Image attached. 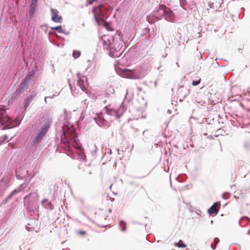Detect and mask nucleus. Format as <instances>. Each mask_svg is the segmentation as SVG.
I'll list each match as a JSON object with an SVG mask.
<instances>
[{"label":"nucleus","mask_w":250,"mask_h":250,"mask_svg":"<svg viewBox=\"0 0 250 250\" xmlns=\"http://www.w3.org/2000/svg\"><path fill=\"white\" fill-rule=\"evenodd\" d=\"M219 205V203L217 202L214 203L213 205L208 210V212L209 213V214H212L214 213H217L218 209H217L216 206Z\"/></svg>","instance_id":"obj_16"},{"label":"nucleus","mask_w":250,"mask_h":250,"mask_svg":"<svg viewBox=\"0 0 250 250\" xmlns=\"http://www.w3.org/2000/svg\"><path fill=\"white\" fill-rule=\"evenodd\" d=\"M166 6L164 5H160L158 8H156L150 15L152 17L155 18L157 20H161L165 13Z\"/></svg>","instance_id":"obj_10"},{"label":"nucleus","mask_w":250,"mask_h":250,"mask_svg":"<svg viewBox=\"0 0 250 250\" xmlns=\"http://www.w3.org/2000/svg\"><path fill=\"white\" fill-rule=\"evenodd\" d=\"M167 113L169 114H170L171 113V111L170 110H167Z\"/></svg>","instance_id":"obj_35"},{"label":"nucleus","mask_w":250,"mask_h":250,"mask_svg":"<svg viewBox=\"0 0 250 250\" xmlns=\"http://www.w3.org/2000/svg\"><path fill=\"white\" fill-rule=\"evenodd\" d=\"M125 224V223H124V222H123V221H121V222H120L119 225H120V226L121 227H122V224Z\"/></svg>","instance_id":"obj_31"},{"label":"nucleus","mask_w":250,"mask_h":250,"mask_svg":"<svg viewBox=\"0 0 250 250\" xmlns=\"http://www.w3.org/2000/svg\"><path fill=\"white\" fill-rule=\"evenodd\" d=\"M31 78L29 77H25L17 87L16 93L17 94H20L25 91L27 88L28 83L30 81Z\"/></svg>","instance_id":"obj_11"},{"label":"nucleus","mask_w":250,"mask_h":250,"mask_svg":"<svg viewBox=\"0 0 250 250\" xmlns=\"http://www.w3.org/2000/svg\"><path fill=\"white\" fill-rule=\"evenodd\" d=\"M50 97H45V98H44V102L46 104L47 103V101H46V99L47 98H49Z\"/></svg>","instance_id":"obj_32"},{"label":"nucleus","mask_w":250,"mask_h":250,"mask_svg":"<svg viewBox=\"0 0 250 250\" xmlns=\"http://www.w3.org/2000/svg\"><path fill=\"white\" fill-rule=\"evenodd\" d=\"M211 248L213 249V250H214L215 249V247H213V246L212 245H211Z\"/></svg>","instance_id":"obj_37"},{"label":"nucleus","mask_w":250,"mask_h":250,"mask_svg":"<svg viewBox=\"0 0 250 250\" xmlns=\"http://www.w3.org/2000/svg\"><path fill=\"white\" fill-rule=\"evenodd\" d=\"M102 5H100L98 6L93 7L92 9L95 20L98 24H99V21H104L105 19V17L102 11Z\"/></svg>","instance_id":"obj_7"},{"label":"nucleus","mask_w":250,"mask_h":250,"mask_svg":"<svg viewBox=\"0 0 250 250\" xmlns=\"http://www.w3.org/2000/svg\"><path fill=\"white\" fill-rule=\"evenodd\" d=\"M4 138H5V140H7V139H8V137H7V135H4Z\"/></svg>","instance_id":"obj_36"},{"label":"nucleus","mask_w":250,"mask_h":250,"mask_svg":"<svg viewBox=\"0 0 250 250\" xmlns=\"http://www.w3.org/2000/svg\"><path fill=\"white\" fill-rule=\"evenodd\" d=\"M80 55L81 53L79 51L74 50L73 52V57L75 59L79 58Z\"/></svg>","instance_id":"obj_21"},{"label":"nucleus","mask_w":250,"mask_h":250,"mask_svg":"<svg viewBox=\"0 0 250 250\" xmlns=\"http://www.w3.org/2000/svg\"><path fill=\"white\" fill-rule=\"evenodd\" d=\"M80 233L81 234H85V232L84 231H80Z\"/></svg>","instance_id":"obj_33"},{"label":"nucleus","mask_w":250,"mask_h":250,"mask_svg":"<svg viewBox=\"0 0 250 250\" xmlns=\"http://www.w3.org/2000/svg\"><path fill=\"white\" fill-rule=\"evenodd\" d=\"M200 82H201V79L199 78L198 80H197L196 81H193L192 82V84L194 86H196L200 83Z\"/></svg>","instance_id":"obj_23"},{"label":"nucleus","mask_w":250,"mask_h":250,"mask_svg":"<svg viewBox=\"0 0 250 250\" xmlns=\"http://www.w3.org/2000/svg\"><path fill=\"white\" fill-rule=\"evenodd\" d=\"M69 86H70V88L71 89V85L70 83H69Z\"/></svg>","instance_id":"obj_40"},{"label":"nucleus","mask_w":250,"mask_h":250,"mask_svg":"<svg viewBox=\"0 0 250 250\" xmlns=\"http://www.w3.org/2000/svg\"><path fill=\"white\" fill-rule=\"evenodd\" d=\"M121 229H122V231H125V227H122Z\"/></svg>","instance_id":"obj_34"},{"label":"nucleus","mask_w":250,"mask_h":250,"mask_svg":"<svg viewBox=\"0 0 250 250\" xmlns=\"http://www.w3.org/2000/svg\"><path fill=\"white\" fill-rule=\"evenodd\" d=\"M26 229L28 231H30L31 229H30V228H27V227H26Z\"/></svg>","instance_id":"obj_38"},{"label":"nucleus","mask_w":250,"mask_h":250,"mask_svg":"<svg viewBox=\"0 0 250 250\" xmlns=\"http://www.w3.org/2000/svg\"><path fill=\"white\" fill-rule=\"evenodd\" d=\"M77 78L78 79L77 85L82 91L86 93V88L88 86L87 78L79 72L77 73Z\"/></svg>","instance_id":"obj_8"},{"label":"nucleus","mask_w":250,"mask_h":250,"mask_svg":"<svg viewBox=\"0 0 250 250\" xmlns=\"http://www.w3.org/2000/svg\"><path fill=\"white\" fill-rule=\"evenodd\" d=\"M229 194L228 193H225L223 194V195H222V197H223L224 199H229Z\"/></svg>","instance_id":"obj_25"},{"label":"nucleus","mask_w":250,"mask_h":250,"mask_svg":"<svg viewBox=\"0 0 250 250\" xmlns=\"http://www.w3.org/2000/svg\"><path fill=\"white\" fill-rule=\"evenodd\" d=\"M112 43L109 48V55L112 57H119L122 53L123 42L121 40L117 41L112 39Z\"/></svg>","instance_id":"obj_4"},{"label":"nucleus","mask_w":250,"mask_h":250,"mask_svg":"<svg viewBox=\"0 0 250 250\" xmlns=\"http://www.w3.org/2000/svg\"><path fill=\"white\" fill-rule=\"evenodd\" d=\"M51 12L52 16L57 15L58 13V11L57 10L53 9V8L51 9Z\"/></svg>","instance_id":"obj_24"},{"label":"nucleus","mask_w":250,"mask_h":250,"mask_svg":"<svg viewBox=\"0 0 250 250\" xmlns=\"http://www.w3.org/2000/svg\"><path fill=\"white\" fill-rule=\"evenodd\" d=\"M26 186L24 184H21L20 188L14 189L12 192H11L9 194V195L6 198V200H7L12 198V197L15 194L20 192L22 190V189L26 187Z\"/></svg>","instance_id":"obj_14"},{"label":"nucleus","mask_w":250,"mask_h":250,"mask_svg":"<svg viewBox=\"0 0 250 250\" xmlns=\"http://www.w3.org/2000/svg\"><path fill=\"white\" fill-rule=\"evenodd\" d=\"M58 95H59V94H58V93H57V94H56V95L54 94V95H53L52 96L50 97L49 98H51V99H53V98H54V97H55L56 96H58Z\"/></svg>","instance_id":"obj_30"},{"label":"nucleus","mask_w":250,"mask_h":250,"mask_svg":"<svg viewBox=\"0 0 250 250\" xmlns=\"http://www.w3.org/2000/svg\"><path fill=\"white\" fill-rule=\"evenodd\" d=\"M33 99V96L32 95H29L27 96L25 101L23 103V105L24 107V109H26V108L29 106L30 103Z\"/></svg>","instance_id":"obj_18"},{"label":"nucleus","mask_w":250,"mask_h":250,"mask_svg":"<svg viewBox=\"0 0 250 250\" xmlns=\"http://www.w3.org/2000/svg\"><path fill=\"white\" fill-rule=\"evenodd\" d=\"M51 123V120L46 122L39 129L34 136L33 142L35 143L42 140L43 137L45 136L50 127Z\"/></svg>","instance_id":"obj_5"},{"label":"nucleus","mask_w":250,"mask_h":250,"mask_svg":"<svg viewBox=\"0 0 250 250\" xmlns=\"http://www.w3.org/2000/svg\"><path fill=\"white\" fill-rule=\"evenodd\" d=\"M0 123L2 125H4V128H13L20 124L19 121L13 120L8 116L6 111L3 110H0Z\"/></svg>","instance_id":"obj_3"},{"label":"nucleus","mask_w":250,"mask_h":250,"mask_svg":"<svg viewBox=\"0 0 250 250\" xmlns=\"http://www.w3.org/2000/svg\"><path fill=\"white\" fill-rule=\"evenodd\" d=\"M35 71L34 70H32L31 71L29 72L26 77H29L30 78L31 76H32L34 73Z\"/></svg>","instance_id":"obj_26"},{"label":"nucleus","mask_w":250,"mask_h":250,"mask_svg":"<svg viewBox=\"0 0 250 250\" xmlns=\"http://www.w3.org/2000/svg\"><path fill=\"white\" fill-rule=\"evenodd\" d=\"M100 43H102L104 48L107 50H108L112 44L111 41L106 36H103L100 39Z\"/></svg>","instance_id":"obj_13"},{"label":"nucleus","mask_w":250,"mask_h":250,"mask_svg":"<svg viewBox=\"0 0 250 250\" xmlns=\"http://www.w3.org/2000/svg\"><path fill=\"white\" fill-rule=\"evenodd\" d=\"M51 20L55 22H62V17L58 15L52 16Z\"/></svg>","instance_id":"obj_19"},{"label":"nucleus","mask_w":250,"mask_h":250,"mask_svg":"<svg viewBox=\"0 0 250 250\" xmlns=\"http://www.w3.org/2000/svg\"><path fill=\"white\" fill-rule=\"evenodd\" d=\"M3 140H0V145L3 143Z\"/></svg>","instance_id":"obj_39"},{"label":"nucleus","mask_w":250,"mask_h":250,"mask_svg":"<svg viewBox=\"0 0 250 250\" xmlns=\"http://www.w3.org/2000/svg\"><path fill=\"white\" fill-rule=\"evenodd\" d=\"M111 187H112V185H111V186H110V189H111Z\"/></svg>","instance_id":"obj_41"},{"label":"nucleus","mask_w":250,"mask_h":250,"mask_svg":"<svg viewBox=\"0 0 250 250\" xmlns=\"http://www.w3.org/2000/svg\"><path fill=\"white\" fill-rule=\"evenodd\" d=\"M42 204L46 209L51 210L53 208V206L51 203L46 199H44L42 200Z\"/></svg>","instance_id":"obj_15"},{"label":"nucleus","mask_w":250,"mask_h":250,"mask_svg":"<svg viewBox=\"0 0 250 250\" xmlns=\"http://www.w3.org/2000/svg\"><path fill=\"white\" fill-rule=\"evenodd\" d=\"M165 13L164 14L163 18L165 20L170 22H172L174 21L175 16L172 13V11L169 8L166 7Z\"/></svg>","instance_id":"obj_12"},{"label":"nucleus","mask_w":250,"mask_h":250,"mask_svg":"<svg viewBox=\"0 0 250 250\" xmlns=\"http://www.w3.org/2000/svg\"><path fill=\"white\" fill-rule=\"evenodd\" d=\"M107 114L105 116L103 113H100L97 115V117L94 118V120L97 124L100 126H107L109 124V121L107 118Z\"/></svg>","instance_id":"obj_9"},{"label":"nucleus","mask_w":250,"mask_h":250,"mask_svg":"<svg viewBox=\"0 0 250 250\" xmlns=\"http://www.w3.org/2000/svg\"><path fill=\"white\" fill-rule=\"evenodd\" d=\"M38 0H31V2L30 6L29 13L30 14H33L36 10L37 3Z\"/></svg>","instance_id":"obj_17"},{"label":"nucleus","mask_w":250,"mask_h":250,"mask_svg":"<svg viewBox=\"0 0 250 250\" xmlns=\"http://www.w3.org/2000/svg\"><path fill=\"white\" fill-rule=\"evenodd\" d=\"M19 172V170L17 171L16 177H17V179H22L23 178V177L22 176L19 175L18 174Z\"/></svg>","instance_id":"obj_27"},{"label":"nucleus","mask_w":250,"mask_h":250,"mask_svg":"<svg viewBox=\"0 0 250 250\" xmlns=\"http://www.w3.org/2000/svg\"><path fill=\"white\" fill-rule=\"evenodd\" d=\"M51 29L53 30L57 31L59 33L65 34L64 31L62 29L61 26L51 27Z\"/></svg>","instance_id":"obj_20"},{"label":"nucleus","mask_w":250,"mask_h":250,"mask_svg":"<svg viewBox=\"0 0 250 250\" xmlns=\"http://www.w3.org/2000/svg\"><path fill=\"white\" fill-rule=\"evenodd\" d=\"M175 245L179 248H185L186 247V245L184 244L183 241L181 240Z\"/></svg>","instance_id":"obj_22"},{"label":"nucleus","mask_w":250,"mask_h":250,"mask_svg":"<svg viewBox=\"0 0 250 250\" xmlns=\"http://www.w3.org/2000/svg\"><path fill=\"white\" fill-rule=\"evenodd\" d=\"M106 114L109 116L114 115L116 118H119L126 110L124 102H123L120 106L116 109H113L107 106L105 107Z\"/></svg>","instance_id":"obj_6"},{"label":"nucleus","mask_w":250,"mask_h":250,"mask_svg":"<svg viewBox=\"0 0 250 250\" xmlns=\"http://www.w3.org/2000/svg\"><path fill=\"white\" fill-rule=\"evenodd\" d=\"M62 138L66 139L67 140H69L67 142L69 144L72 145L77 149H80V147L79 146L77 143V138L75 134L74 129L70 126V127L64 125L62 127Z\"/></svg>","instance_id":"obj_2"},{"label":"nucleus","mask_w":250,"mask_h":250,"mask_svg":"<svg viewBox=\"0 0 250 250\" xmlns=\"http://www.w3.org/2000/svg\"><path fill=\"white\" fill-rule=\"evenodd\" d=\"M219 241V240L218 238H215L214 239V243L216 244L217 243H218Z\"/></svg>","instance_id":"obj_28"},{"label":"nucleus","mask_w":250,"mask_h":250,"mask_svg":"<svg viewBox=\"0 0 250 250\" xmlns=\"http://www.w3.org/2000/svg\"><path fill=\"white\" fill-rule=\"evenodd\" d=\"M95 0H89L88 1V4H89V5L92 4V3H93V2L94 1H95Z\"/></svg>","instance_id":"obj_29"},{"label":"nucleus","mask_w":250,"mask_h":250,"mask_svg":"<svg viewBox=\"0 0 250 250\" xmlns=\"http://www.w3.org/2000/svg\"><path fill=\"white\" fill-rule=\"evenodd\" d=\"M115 69L119 76L127 79H140L144 78L146 74V69L142 67L129 69L116 66Z\"/></svg>","instance_id":"obj_1"}]
</instances>
